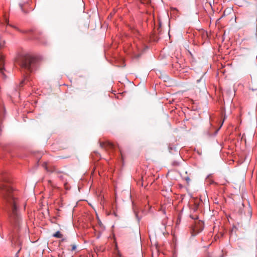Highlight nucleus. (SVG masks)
Returning <instances> with one entry per match:
<instances>
[{
    "label": "nucleus",
    "mask_w": 257,
    "mask_h": 257,
    "mask_svg": "<svg viewBox=\"0 0 257 257\" xmlns=\"http://www.w3.org/2000/svg\"><path fill=\"white\" fill-rule=\"evenodd\" d=\"M3 179V181L0 185V196L3 199V204L8 213L12 227L19 230L21 227L23 220L18 208L16 192L10 186L9 180L6 177H4Z\"/></svg>",
    "instance_id": "1"
},
{
    "label": "nucleus",
    "mask_w": 257,
    "mask_h": 257,
    "mask_svg": "<svg viewBox=\"0 0 257 257\" xmlns=\"http://www.w3.org/2000/svg\"><path fill=\"white\" fill-rule=\"evenodd\" d=\"M18 62L21 69L28 72H32L38 67V59L29 54H21Z\"/></svg>",
    "instance_id": "2"
},
{
    "label": "nucleus",
    "mask_w": 257,
    "mask_h": 257,
    "mask_svg": "<svg viewBox=\"0 0 257 257\" xmlns=\"http://www.w3.org/2000/svg\"><path fill=\"white\" fill-rule=\"evenodd\" d=\"M5 42L4 41L0 40V50L5 46ZM5 58L3 55L0 53V73L4 78L6 77V75L4 73V71Z\"/></svg>",
    "instance_id": "3"
},
{
    "label": "nucleus",
    "mask_w": 257,
    "mask_h": 257,
    "mask_svg": "<svg viewBox=\"0 0 257 257\" xmlns=\"http://www.w3.org/2000/svg\"><path fill=\"white\" fill-rule=\"evenodd\" d=\"M100 146L105 150L113 149L115 148V145L109 142L100 143Z\"/></svg>",
    "instance_id": "4"
},
{
    "label": "nucleus",
    "mask_w": 257,
    "mask_h": 257,
    "mask_svg": "<svg viewBox=\"0 0 257 257\" xmlns=\"http://www.w3.org/2000/svg\"><path fill=\"white\" fill-rule=\"evenodd\" d=\"M53 236L56 238H61L63 236L62 234L59 231H57L54 234H53Z\"/></svg>",
    "instance_id": "5"
},
{
    "label": "nucleus",
    "mask_w": 257,
    "mask_h": 257,
    "mask_svg": "<svg viewBox=\"0 0 257 257\" xmlns=\"http://www.w3.org/2000/svg\"><path fill=\"white\" fill-rule=\"evenodd\" d=\"M6 112L5 108L3 106L2 108V110H0V118H1L2 116L4 115Z\"/></svg>",
    "instance_id": "6"
},
{
    "label": "nucleus",
    "mask_w": 257,
    "mask_h": 257,
    "mask_svg": "<svg viewBox=\"0 0 257 257\" xmlns=\"http://www.w3.org/2000/svg\"><path fill=\"white\" fill-rule=\"evenodd\" d=\"M115 257H123V256L121 255V254L120 253V252L119 251H117L116 253Z\"/></svg>",
    "instance_id": "7"
},
{
    "label": "nucleus",
    "mask_w": 257,
    "mask_h": 257,
    "mask_svg": "<svg viewBox=\"0 0 257 257\" xmlns=\"http://www.w3.org/2000/svg\"><path fill=\"white\" fill-rule=\"evenodd\" d=\"M117 147H118V149H119V151L120 152V155L121 156L122 159H123V154H122V153L121 149V148H120V147L118 145L117 146Z\"/></svg>",
    "instance_id": "8"
},
{
    "label": "nucleus",
    "mask_w": 257,
    "mask_h": 257,
    "mask_svg": "<svg viewBox=\"0 0 257 257\" xmlns=\"http://www.w3.org/2000/svg\"><path fill=\"white\" fill-rule=\"evenodd\" d=\"M19 6H20V7H21V10H22V12H23L24 13H26V12H25V11L24 10V9H23V4H19Z\"/></svg>",
    "instance_id": "9"
},
{
    "label": "nucleus",
    "mask_w": 257,
    "mask_h": 257,
    "mask_svg": "<svg viewBox=\"0 0 257 257\" xmlns=\"http://www.w3.org/2000/svg\"><path fill=\"white\" fill-rule=\"evenodd\" d=\"M76 248V246L75 245H73L72 247L71 250L73 251V250H75Z\"/></svg>",
    "instance_id": "10"
},
{
    "label": "nucleus",
    "mask_w": 257,
    "mask_h": 257,
    "mask_svg": "<svg viewBox=\"0 0 257 257\" xmlns=\"http://www.w3.org/2000/svg\"><path fill=\"white\" fill-rule=\"evenodd\" d=\"M4 20L6 23H7L8 24V19L5 16L4 17Z\"/></svg>",
    "instance_id": "11"
},
{
    "label": "nucleus",
    "mask_w": 257,
    "mask_h": 257,
    "mask_svg": "<svg viewBox=\"0 0 257 257\" xmlns=\"http://www.w3.org/2000/svg\"><path fill=\"white\" fill-rule=\"evenodd\" d=\"M135 214H136V217H137V219H138V221H139V220H140V218H138V214H137L136 212H135Z\"/></svg>",
    "instance_id": "12"
},
{
    "label": "nucleus",
    "mask_w": 257,
    "mask_h": 257,
    "mask_svg": "<svg viewBox=\"0 0 257 257\" xmlns=\"http://www.w3.org/2000/svg\"><path fill=\"white\" fill-rule=\"evenodd\" d=\"M190 217H192V219H197L198 218V217L197 216H196L195 217H192L191 215H190Z\"/></svg>",
    "instance_id": "13"
},
{
    "label": "nucleus",
    "mask_w": 257,
    "mask_h": 257,
    "mask_svg": "<svg viewBox=\"0 0 257 257\" xmlns=\"http://www.w3.org/2000/svg\"><path fill=\"white\" fill-rule=\"evenodd\" d=\"M201 79H202V78H201L200 79H199L197 80V83H198L199 82H200V81H201Z\"/></svg>",
    "instance_id": "14"
},
{
    "label": "nucleus",
    "mask_w": 257,
    "mask_h": 257,
    "mask_svg": "<svg viewBox=\"0 0 257 257\" xmlns=\"http://www.w3.org/2000/svg\"><path fill=\"white\" fill-rule=\"evenodd\" d=\"M66 240V238H62L61 241H64Z\"/></svg>",
    "instance_id": "15"
},
{
    "label": "nucleus",
    "mask_w": 257,
    "mask_h": 257,
    "mask_svg": "<svg viewBox=\"0 0 257 257\" xmlns=\"http://www.w3.org/2000/svg\"><path fill=\"white\" fill-rule=\"evenodd\" d=\"M135 33H138V32L137 31H135Z\"/></svg>",
    "instance_id": "16"
},
{
    "label": "nucleus",
    "mask_w": 257,
    "mask_h": 257,
    "mask_svg": "<svg viewBox=\"0 0 257 257\" xmlns=\"http://www.w3.org/2000/svg\"><path fill=\"white\" fill-rule=\"evenodd\" d=\"M186 180H189V178H187L186 179Z\"/></svg>",
    "instance_id": "17"
}]
</instances>
